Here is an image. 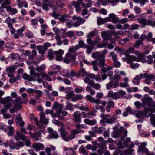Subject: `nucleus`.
<instances>
[{
    "label": "nucleus",
    "mask_w": 155,
    "mask_h": 155,
    "mask_svg": "<svg viewBox=\"0 0 155 155\" xmlns=\"http://www.w3.org/2000/svg\"><path fill=\"white\" fill-rule=\"evenodd\" d=\"M49 137L51 138L57 139L58 137V134L55 131H54L49 135Z\"/></svg>",
    "instance_id": "nucleus-53"
},
{
    "label": "nucleus",
    "mask_w": 155,
    "mask_h": 155,
    "mask_svg": "<svg viewBox=\"0 0 155 155\" xmlns=\"http://www.w3.org/2000/svg\"><path fill=\"white\" fill-rule=\"evenodd\" d=\"M45 68V66L42 64L40 66H38L36 68V70L38 72L42 71Z\"/></svg>",
    "instance_id": "nucleus-62"
},
{
    "label": "nucleus",
    "mask_w": 155,
    "mask_h": 155,
    "mask_svg": "<svg viewBox=\"0 0 155 155\" xmlns=\"http://www.w3.org/2000/svg\"><path fill=\"white\" fill-rule=\"evenodd\" d=\"M73 47L69 48L68 52L64 59V61L66 63H69L71 61H73L76 59L75 54L73 51Z\"/></svg>",
    "instance_id": "nucleus-4"
},
{
    "label": "nucleus",
    "mask_w": 155,
    "mask_h": 155,
    "mask_svg": "<svg viewBox=\"0 0 155 155\" xmlns=\"http://www.w3.org/2000/svg\"><path fill=\"white\" fill-rule=\"evenodd\" d=\"M101 119L100 122L102 126H105L107 123V115L104 114H102L101 115Z\"/></svg>",
    "instance_id": "nucleus-33"
},
{
    "label": "nucleus",
    "mask_w": 155,
    "mask_h": 155,
    "mask_svg": "<svg viewBox=\"0 0 155 155\" xmlns=\"http://www.w3.org/2000/svg\"><path fill=\"white\" fill-rule=\"evenodd\" d=\"M84 80L85 83L92 86L95 89H99L101 87V85L99 84H95L94 81L90 80L88 77L84 78Z\"/></svg>",
    "instance_id": "nucleus-9"
},
{
    "label": "nucleus",
    "mask_w": 155,
    "mask_h": 155,
    "mask_svg": "<svg viewBox=\"0 0 155 155\" xmlns=\"http://www.w3.org/2000/svg\"><path fill=\"white\" fill-rule=\"evenodd\" d=\"M49 58L50 60H52L55 55L54 51H53L51 50H49L48 51Z\"/></svg>",
    "instance_id": "nucleus-48"
},
{
    "label": "nucleus",
    "mask_w": 155,
    "mask_h": 155,
    "mask_svg": "<svg viewBox=\"0 0 155 155\" xmlns=\"http://www.w3.org/2000/svg\"><path fill=\"white\" fill-rule=\"evenodd\" d=\"M16 64H17V63H15L14 65L8 66L6 69L5 71L9 77L13 76V73L17 68L16 67Z\"/></svg>",
    "instance_id": "nucleus-10"
},
{
    "label": "nucleus",
    "mask_w": 155,
    "mask_h": 155,
    "mask_svg": "<svg viewBox=\"0 0 155 155\" xmlns=\"http://www.w3.org/2000/svg\"><path fill=\"white\" fill-rule=\"evenodd\" d=\"M53 31L57 34H60V33L61 32H65L66 30L64 29H59L57 27H54L53 28Z\"/></svg>",
    "instance_id": "nucleus-43"
},
{
    "label": "nucleus",
    "mask_w": 155,
    "mask_h": 155,
    "mask_svg": "<svg viewBox=\"0 0 155 155\" xmlns=\"http://www.w3.org/2000/svg\"><path fill=\"white\" fill-rule=\"evenodd\" d=\"M134 52L136 55L138 56L137 58L138 61H141L143 63H146L147 60L145 58V55L143 53H140L137 51H134Z\"/></svg>",
    "instance_id": "nucleus-17"
},
{
    "label": "nucleus",
    "mask_w": 155,
    "mask_h": 155,
    "mask_svg": "<svg viewBox=\"0 0 155 155\" xmlns=\"http://www.w3.org/2000/svg\"><path fill=\"white\" fill-rule=\"evenodd\" d=\"M94 47V46H87L86 52L88 54H90L92 51V50Z\"/></svg>",
    "instance_id": "nucleus-59"
},
{
    "label": "nucleus",
    "mask_w": 155,
    "mask_h": 155,
    "mask_svg": "<svg viewBox=\"0 0 155 155\" xmlns=\"http://www.w3.org/2000/svg\"><path fill=\"white\" fill-rule=\"evenodd\" d=\"M101 35L103 40L102 44H98V47L99 48L104 47L107 45L106 42L107 41V32L105 31H103L101 32Z\"/></svg>",
    "instance_id": "nucleus-16"
},
{
    "label": "nucleus",
    "mask_w": 155,
    "mask_h": 155,
    "mask_svg": "<svg viewBox=\"0 0 155 155\" xmlns=\"http://www.w3.org/2000/svg\"><path fill=\"white\" fill-rule=\"evenodd\" d=\"M32 54L30 55L29 57V58L30 59H33L35 57V56L36 55L37 52L36 50L33 49L32 51Z\"/></svg>",
    "instance_id": "nucleus-63"
},
{
    "label": "nucleus",
    "mask_w": 155,
    "mask_h": 155,
    "mask_svg": "<svg viewBox=\"0 0 155 155\" xmlns=\"http://www.w3.org/2000/svg\"><path fill=\"white\" fill-rule=\"evenodd\" d=\"M70 88L68 87V89H66V93H67L65 96L66 98L68 100H70L74 95V93L73 91H70Z\"/></svg>",
    "instance_id": "nucleus-26"
},
{
    "label": "nucleus",
    "mask_w": 155,
    "mask_h": 155,
    "mask_svg": "<svg viewBox=\"0 0 155 155\" xmlns=\"http://www.w3.org/2000/svg\"><path fill=\"white\" fill-rule=\"evenodd\" d=\"M147 143L144 142L142 143L141 145L139 146V150H137L138 154L143 155L145 153L146 155H155V153H150L148 152V150L145 147Z\"/></svg>",
    "instance_id": "nucleus-6"
},
{
    "label": "nucleus",
    "mask_w": 155,
    "mask_h": 155,
    "mask_svg": "<svg viewBox=\"0 0 155 155\" xmlns=\"http://www.w3.org/2000/svg\"><path fill=\"white\" fill-rule=\"evenodd\" d=\"M139 25L138 24H133L131 25L130 29V30H134L138 29Z\"/></svg>",
    "instance_id": "nucleus-64"
},
{
    "label": "nucleus",
    "mask_w": 155,
    "mask_h": 155,
    "mask_svg": "<svg viewBox=\"0 0 155 155\" xmlns=\"http://www.w3.org/2000/svg\"><path fill=\"white\" fill-rule=\"evenodd\" d=\"M31 25L33 26V28H37V24L38 20L36 18L32 19L31 20Z\"/></svg>",
    "instance_id": "nucleus-55"
},
{
    "label": "nucleus",
    "mask_w": 155,
    "mask_h": 155,
    "mask_svg": "<svg viewBox=\"0 0 155 155\" xmlns=\"http://www.w3.org/2000/svg\"><path fill=\"white\" fill-rule=\"evenodd\" d=\"M64 53V51L61 49H59L58 51H54V53H55L56 56L55 59L58 61L61 60L63 58L62 55Z\"/></svg>",
    "instance_id": "nucleus-18"
},
{
    "label": "nucleus",
    "mask_w": 155,
    "mask_h": 155,
    "mask_svg": "<svg viewBox=\"0 0 155 155\" xmlns=\"http://www.w3.org/2000/svg\"><path fill=\"white\" fill-rule=\"evenodd\" d=\"M108 96L109 97H112L113 99H117L120 98V95L117 92L114 93L110 91L108 93Z\"/></svg>",
    "instance_id": "nucleus-28"
},
{
    "label": "nucleus",
    "mask_w": 155,
    "mask_h": 155,
    "mask_svg": "<svg viewBox=\"0 0 155 155\" xmlns=\"http://www.w3.org/2000/svg\"><path fill=\"white\" fill-rule=\"evenodd\" d=\"M107 27L111 30V31H107V35L108 34L109 35H111L115 34V31L114 30V27L113 25L111 24H108Z\"/></svg>",
    "instance_id": "nucleus-36"
},
{
    "label": "nucleus",
    "mask_w": 155,
    "mask_h": 155,
    "mask_svg": "<svg viewBox=\"0 0 155 155\" xmlns=\"http://www.w3.org/2000/svg\"><path fill=\"white\" fill-rule=\"evenodd\" d=\"M72 19L74 21L77 20L80 21L81 24H83L85 22V20L84 19L81 18L80 17H78L75 15L72 17Z\"/></svg>",
    "instance_id": "nucleus-37"
},
{
    "label": "nucleus",
    "mask_w": 155,
    "mask_h": 155,
    "mask_svg": "<svg viewBox=\"0 0 155 155\" xmlns=\"http://www.w3.org/2000/svg\"><path fill=\"white\" fill-rule=\"evenodd\" d=\"M86 98L87 100L89 101L90 102L92 103L100 104L101 103V101L100 99H95L92 97L90 95H87Z\"/></svg>",
    "instance_id": "nucleus-27"
},
{
    "label": "nucleus",
    "mask_w": 155,
    "mask_h": 155,
    "mask_svg": "<svg viewBox=\"0 0 155 155\" xmlns=\"http://www.w3.org/2000/svg\"><path fill=\"white\" fill-rule=\"evenodd\" d=\"M22 78L24 79L30 81L34 80L32 76L28 75L26 73H23L22 75Z\"/></svg>",
    "instance_id": "nucleus-41"
},
{
    "label": "nucleus",
    "mask_w": 155,
    "mask_h": 155,
    "mask_svg": "<svg viewBox=\"0 0 155 155\" xmlns=\"http://www.w3.org/2000/svg\"><path fill=\"white\" fill-rule=\"evenodd\" d=\"M16 2L20 8H21L23 6L25 8L28 7V3L25 0H16Z\"/></svg>",
    "instance_id": "nucleus-24"
},
{
    "label": "nucleus",
    "mask_w": 155,
    "mask_h": 155,
    "mask_svg": "<svg viewBox=\"0 0 155 155\" xmlns=\"http://www.w3.org/2000/svg\"><path fill=\"white\" fill-rule=\"evenodd\" d=\"M32 147L35 149L36 152H38L40 150L44 149V145L40 143H36L32 145Z\"/></svg>",
    "instance_id": "nucleus-19"
},
{
    "label": "nucleus",
    "mask_w": 155,
    "mask_h": 155,
    "mask_svg": "<svg viewBox=\"0 0 155 155\" xmlns=\"http://www.w3.org/2000/svg\"><path fill=\"white\" fill-rule=\"evenodd\" d=\"M106 52V51L104 50L103 53L96 52L93 53L92 54V57L93 58H97V61H99V65L100 67H102L106 64L105 56Z\"/></svg>",
    "instance_id": "nucleus-3"
},
{
    "label": "nucleus",
    "mask_w": 155,
    "mask_h": 155,
    "mask_svg": "<svg viewBox=\"0 0 155 155\" xmlns=\"http://www.w3.org/2000/svg\"><path fill=\"white\" fill-rule=\"evenodd\" d=\"M133 150L130 149L125 151L124 153L122 151H120V153L121 155H133Z\"/></svg>",
    "instance_id": "nucleus-38"
},
{
    "label": "nucleus",
    "mask_w": 155,
    "mask_h": 155,
    "mask_svg": "<svg viewBox=\"0 0 155 155\" xmlns=\"http://www.w3.org/2000/svg\"><path fill=\"white\" fill-rule=\"evenodd\" d=\"M107 19L106 18L103 19L101 18H98L97 20L98 24L101 25L105 23L106 22Z\"/></svg>",
    "instance_id": "nucleus-49"
},
{
    "label": "nucleus",
    "mask_w": 155,
    "mask_h": 155,
    "mask_svg": "<svg viewBox=\"0 0 155 155\" xmlns=\"http://www.w3.org/2000/svg\"><path fill=\"white\" fill-rule=\"evenodd\" d=\"M140 78H146L144 82L147 84H149L151 83V80L152 81L155 80V76L153 74L149 75L147 73H145L143 74L141 73L140 74Z\"/></svg>",
    "instance_id": "nucleus-7"
},
{
    "label": "nucleus",
    "mask_w": 155,
    "mask_h": 155,
    "mask_svg": "<svg viewBox=\"0 0 155 155\" xmlns=\"http://www.w3.org/2000/svg\"><path fill=\"white\" fill-rule=\"evenodd\" d=\"M5 22L8 24L10 23H13L16 22L15 20V18H13L11 19L10 17H8L5 21Z\"/></svg>",
    "instance_id": "nucleus-50"
},
{
    "label": "nucleus",
    "mask_w": 155,
    "mask_h": 155,
    "mask_svg": "<svg viewBox=\"0 0 155 155\" xmlns=\"http://www.w3.org/2000/svg\"><path fill=\"white\" fill-rule=\"evenodd\" d=\"M102 71V74H101L102 78L103 80H104L106 79L107 75L106 72L107 71V69L105 67H103L101 69Z\"/></svg>",
    "instance_id": "nucleus-44"
},
{
    "label": "nucleus",
    "mask_w": 155,
    "mask_h": 155,
    "mask_svg": "<svg viewBox=\"0 0 155 155\" xmlns=\"http://www.w3.org/2000/svg\"><path fill=\"white\" fill-rule=\"evenodd\" d=\"M142 101L144 104H146L147 102L151 103L152 101V99L151 97H144L142 99Z\"/></svg>",
    "instance_id": "nucleus-46"
},
{
    "label": "nucleus",
    "mask_w": 155,
    "mask_h": 155,
    "mask_svg": "<svg viewBox=\"0 0 155 155\" xmlns=\"http://www.w3.org/2000/svg\"><path fill=\"white\" fill-rule=\"evenodd\" d=\"M81 132V131L78 130L74 129L71 130V134L69 136V141L74 139L76 137V135Z\"/></svg>",
    "instance_id": "nucleus-25"
},
{
    "label": "nucleus",
    "mask_w": 155,
    "mask_h": 155,
    "mask_svg": "<svg viewBox=\"0 0 155 155\" xmlns=\"http://www.w3.org/2000/svg\"><path fill=\"white\" fill-rule=\"evenodd\" d=\"M45 115L44 112H41L40 113V122L41 124H47L49 121V119L45 118Z\"/></svg>",
    "instance_id": "nucleus-22"
},
{
    "label": "nucleus",
    "mask_w": 155,
    "mask_h": 155,
    "mask_svg": "<svg viewBox=\"0 0 155 155\" xmlns=\"http://www.w3.org/2000/svg\"><path fill=\"white\" fill-rule=\"evenodd\" d=\"M81 5L84 8H89L92 6V2L91 0H87L85 1V2H82Z\"/></svg>",
    "instance_id": "nucleus-32"
},
{
    "label": "nucleus",
    "mask_w": 155,
    "mask_h": 155,
    "mask_svg": "<svg viewBox=\"0 0 155 155\" xmlns=\"http://www.w3.org/2000/svg\"><path fill=\"white\" fill-rule=\"evenodd\" d=\"M63 108V106L61 104H59L57 102L54 103L53 109L55 110L58 114L61 113V111Z\"/></svg>",
    "instance_id": "nucleus-20"
},
{
    "label": "nucleus",
    "mask_w": 155,
    "mask_h": 155,
    "mask_svg": "<svg viewBox=\"0 0 155 155\" xmlns=\"http://www.w3.org/2000/svg\"><path fill=\"white\" fill-rule=\"evenodd\" d=\"M33 33L29 31H27L25 33L26 37L29 38H33Z\"/></svg>",
    "instance_id": "nucleus-60"
},
{
    "label": "nucleus",
    "mask_w": 155,
    "mask_h": 155,
    "mask_svg": "<svg viewBox=\"0 0 155 155\" xmlns=\"http://www.w3.org/2000/svg\"><path fill=\"white\" fill-rule=\"evenodd\" d=\"M93 130L99 134H101L104 132V136L105 137L107 136V133L106 132V129L105 127H101L98 128L95 127L93 128Z\"/></svg>",
    "instance_id": "nucleus-23"
},
{
    "label": "nucleus",
    "mask_w": 155,
    "mask_h": 155,
    "mask_svg": "<svg viewBox=\"0 0 155 155\" xmlns=\"http://www.w3.org/2000/svg\"><path fill=\"white\" fill-rule=\"evenodd\" d=\"M78 45L80 47L84 48H86L87 47V45L84 43V41L81 40H79Z\"/></svg>",
    "instance_id": "nucleus-52"
},
{
    "label": "nucleus",
    "mask_w": 155,
    "mask_h": 155,
    "mask_svg": "<svg viewBox=\"0 0 155 155\" xmlns=\"http://www.w3.org/2000/svg\"><path fill=\"white\" fill-rule=\"evenodd\" d=\"M12 106L11 104H9L6 105H4V108L2 109L1 110L2 114L4 115L5 114V113L7 111L8 109L10 107Z\"/></svg>",
    "instance_id": "nucleus-40"
},
{
    "label": "nucleus",
    "mask_w": 155,
    "mask_h": 155,
    "mask_svg": "<svg viewBox=\"0 0 155 155\" xmlns=\"http://www.w3.org/2000/svg\"><path fill=\"white\" fill-rule=\"evenodd\" d=\"M137 21L138 23L144 26L147 25L151 26L152 25L151 21L148 20L144 18H138L137 19Z\"/></svg>",
    "instance_id": "nucleus-12"
},
{
    "label": "nucleus",
    "mask_w": 155,
    "mask_h": 155,
    "mask_svg": "<svg viewBox=\"0 0 155 155\" xmlns=\"http://www.w3.org/2000/svg\"><path fill=\"white\" fill-rule=\"evenodd\" d=\"M115 74L113 77L110 78L112 79L110 82L107 84V89H110L113 86V88L117 87L119 85L118 81L121 79V77L119 74V70L116 69L115 71Z\"/></svg>",
    "instance_id": "nucleus-2"
},
{
    "label": "nucleus",
    "mask_w": 155,
    "mask_h": 155,
    "mask_svg": "<svg viewBox=\"0 0 155 155\" xmlns=\"http://www.w3.org/2000/svg\"><path fill=\"white\" fill-rule=\"evenodd\" d=\"M84 121L85 124L91 125H94L97 123L96 120L95 119L90 120L88 119H86L84 120Z\"/></svg>",
    "instance_id": "nucleus-35"
},
{
    "label": "nucleus",
    "mask_w": 155,
    "mask_h": 155,
    "mask_svg": "<svg viewBox=\"0 0 155 155\" xmlns=\"http://www.w3.org/2000/svg\"><path fill=\"white\" fill-rule=\"evenodd\" d=\"M68 18V16L66 15H60L59 18L58 19L59 20L62 22H64Z\"/></svg>",
    "instance_id": "nucleus-57"
},
{
    "label": "nucleus",
    "mask_w": 155,
    "mask_h": 155,
    "mask_svg": "<svg viewBox=\"0 0 155 155\" xmlns=\"http://www.w3.org/2000/svg\"><path fill=\"white\" fill-rule=\"evenodd\" d=\"M120 131L124 133V135L121 137V140L116 141V143L120 149H122L124 148V146L125 147H127L129 144V142L130 141L131 139L128 137L125 140V137L127 136V131L124 130L123 127H120Z\"/></svg>",
    "instance_id": "nucleus-1"
},
{
    "label": "nucleus",
    "mask_w": 155,
    "mask_h": 155,
    "mask_svg": "<svg viewBox=\"0 0 155 155\" xmlns=\"http://www.w3.org/2000/svg\"><path fill=\"white\" fill-rule=\"evenodd\" d=\"M124 55L126 56H127V63L128 64L131 63V62L132 61H138V60L137 58L134 55L127 54L126 53H124Z\"/></svg>",
    "instance_id": "nucleus-21"
},
{
    "label": "nucleus",
    "mask_w": 155,
    "mask_h": 155,
    "mask_svg": "<svg viewBox=\"0 0 155 155\" xmlns=\"http://www.w3.org/2000/svg\"><path fill=\"white\" fill-rule=\"evenodd\" d=\"M8 128L9 130L8 135L9 136H12L14 133V130L13 127L12 126H9L8 127Z\"/></svg>",
    "instance_id": "nucleus-56"
},
{
    "label": "nucleus",
    "mask_w": 155,
    "mask_h": 155,
    "mask_svg": "<svg viewBox=\"0 0 155 155\" xmlns=\"http://www.w3.org/2000/svg\"><path fill=\"white\" fill-rule=\"evenodd\" d=\"M51 2H49L48 4L46 3H43L42 8L43 10L48 11V7L51 6Z\"/></svg>",
    "instance_id": "nucleus-47"
},
{
    "label": "nucleus",
    "mask_w": 155,
    "mask_h": 155,
    "mask_svg": "<svg viewBox=\"0 0 155 155\" xmlns=\"http://www.w3.org/2000/svg\"><path fill=\"white\" fill-rule=\"evenodd\" d=\"M59 131L63 140L67 142L69 141V136H68L67 133L65 129L63 128H61L59 130Z\"/></svg>",
    "instance_id": "nucleus-15"
},
{
    "label": "nucleus",
    "mask_w": 155,
    "mask_h": 155,
    "mask_svg": "<svg viewBox=\"0 0 155 155\" xmlns=\"http://www.w3.org/2000/svg\"><path fill=\"white\" fill-rule=\"evenodd\" d=\"M12 101V98L10 96L5 97L3 98H0V103L4 105H6L9 104H12V102H11Z\"/></svg>",
    "instance_id": "nucleus-14"
},
{
    "label": "nucleus",
    "mask_w": 155,
    "mask_h": 155,
    "mask_svg": "<svg viewBox=\"0 0 155 155\" xmlns=\"http://www.w3.org/2000/svg\"><path fill=\"white\" fill-rule=\"evenodd\" d=\"M61 74L64 76H67L71 78L76 75L74 71L72 70L69 71L67 69H63L61 72Z\"/></svg>",
    "instance_id": "nucleus-11"
},
{
    "label": "nucleus",
    "mask_w": 155,
    "mask_h": 155,
    "mask_svg": "<svg viewBox=\"0 0 155 155\" xmlns=\"http://www.w3.org/2000/svg\"><path fill=\"white\" fill-rule=\"evenodd\" d=\"M119 20V17L114 13L109 14L108 17H107V21L111 22L114 23H116Z\"/></svg>",
    "instance_id": "nucleus-13"
},
{
    "label": "nucleus",
    "mask_w": 155,
    "mask_h": 155,
    "mask_svg": "<svg viewBox=\"0 0 155 155\" xmlns=\"http://www.w3.org/2000/svg\"><path fill=\"white\" fill-rule=\"evenodd\" d=\"M65 109L66 110L71 111L73 110H74V108L73 107V105L72 104L67 102V105L65 107Z\"/></svg>",
    "instance_id": "nucleus-51"
},
{
    "label": "nucleus",
    "mask_w": 155,
    "mask_h": 155,
    "mask_svg": "<svg viewBox=\"0 0 155 155\" xmlns=\"http://www.w3.org/2000/svg\"><path fill=\"white\" fill-rule=\"evenodd\" d=\"M79 73L83 77H84L85 76H88V73L83 68H81L79 71Z\"/></svg>",
    "instance_id": "nucleus-45"
},
{
    "label": "nucleus",
    "mask_w": 155,
    "mask_h": 155,
    "mask_svg": "<svg viewBox=\"0 0 155 155\" xmlns=\"http://www.w3.org/2000/svg\"><path fill=\"white\" fill-rule=\"evenodd\" d=\"M11 3L10 0H5L1 4V7L3 9L6 8L7 11L11 12L12 14H14L17 13L18 10L15 8H13L11 6H7Z\"/></svg>",
    "instance_id": "nucleus-5"
},
{
    "label": "nucleus",
    "mask_w": 155,
    "mask_h": 155,
    "mask_svg": "<svg viewBox=\"0 0 155 155\" xmlns=\"http://www.w3.org/2000/svg\"><path fill=\"white\" fill-rule=\"evenodd\" d=\"M74 120L77 123H80L81 121V113L80 112L77 111L74 113Z\"/></svg>",
    "instance_id": "nucleus-30"
},
{
    "label": "nucleus",
    "mask_w": 155,
    "mask_h": 155,
    "mask_svg": "<svg viewBox=\"0 0 155 155\" xmlns=\"http://www.w3.org/2000/svg\"><path fill=\"white\" fill-rule=\"evenodd\" d=\"M52 122L54 124L58 126H61V128H63V127L64 126V124L60 122L59 121L56 120V119H53L52 120Z\"/></svg>",
    "instance_id": "nucleus-54"
},
{
    "label": "nucleus",
    "mask_w": 155,
    "mask_h": 155,
    "mask_svg": "<svg viewBox=\"0 0 155 155\" xmlns=\"http://www.w3.org/2000/svg\"><path fill=\"white\" fill-rule=\"evenodd\" d=\"M136 116L137 118H143L144 117V113L141 111H138L136 114Z\"/></svg>",
    "instance_id": "nucleus-61"
},
{
    "label": "nucleus",
    "mask_w": 155,
    "mask_h": 155,
    "mask_svg": "<svg viewBox=\"0 0 155 155\" xmlns=\"http://www.w3.org/2000/svg\"><path fill=\"white\" fill-rule=\"evenodd\" d=\"M79 151L80 153H82L84 155H87L88 154L87 151L85 149L83 145H81L79 148Z\"/></svg>",
    "instance_id": "nucleus-42"
},
{
    "label": "nucleus",
    "mask_w": 155,
    "mask_h": 155,
    "mask_svg": "<svg viewBox=\"0 0 155 155\" xmlns=\"http://www.w3.org/2000/svg\"><path fill=\"white\" fill-rule=\"evenodd\" d=\"M30 118L31 120H34L36 122V124L37 126L38 127L39 129V130L42 132V134H44L45 133L46 131L43 125L41 124L38 121L37 118L35 117L34 114H30Z\"/></svg>",
    "instance_id": "nucleus-8"
},
{
    "label": "nucleus",
    "mask_w": 155,
    "mask_h": 155,
    "mask_svg": "<svg viewBox=\"0 0 155 155\" xmlns=\"http://www.w3.org/2000/svg\"><path fill=\"white\" fill-rule=\"evenodd\" d=\"M68 36L73 39H76L75 35L72 31H68Z\"/></svg>",
    "instance_id": "nucleus-58"
},
{
    "label": "nucleus",
    "mask_w": 155,
    "mask_h": 155,
    "mask_svg": "<svg viewBox=\"0 0 155 155\" xmlns=\"http://www.w3.org/2000/svg\"><path fill=\"white\" fill-rule=\"evenodd\" d=\"M140 77V74L139 75H137L135 78L133 80L132 82L134 85H138L140 84V81L141 79Z\"/></svg>",
    "instance_id": "nucleus-34"
},
{
    "label": "nucleus",
    "mask_w": 155,
    "mask_h": 155,
    "mask_svg": "<svg viewBox=\"0 0 155 155\" xmlns=\"http://www.w3.org/2000/svg\"><path fill=\"white\" fill-rule=\"evenodd\" d=\"M97 152L100 155H102L104 154V155H107V148L105 145H104L100 147L98 150Z\"/></svg>",
    "instance_id": "nucleus-29"
},
{
    "label": "nucleus",
    "mask_w": 155,
    "mask_h": 155,
    "mask_svg": "<svg viewBox=\"0 0 155 155\" xmlns=\"http://www.w3.org/2000/svg\"><path fill=\"white\" fill-rule=\"evenodd\" d=\"M83 96L81 95H77L73 96L72 97V101L73 102L77 101L83 98Z\"/></svg>",
    "instance_id": "nucleus-39"
},
{
    "label": "nucleus",
    "mask_w": 155,
    "mask_h": 155,
    "mask_svg": "<svg viewBox=\"0 0 155 155\" xmlns=\"http://www.w3.org/2000/svg\"><path fill=\"white\" fill-rule=\"evenodd\" d=\"M26 137V136L23 135L20 131H18L16 132V134L15 136L16 140H19L21 139L23 140H25Z\"/></svg>",
    "instance_id": "nucleus-31"
}]
</instances>
